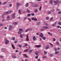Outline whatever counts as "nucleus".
<instances>
[{"label":"nucleus","mask_w":61,"mask_h":61,"mask_svg":"<svg viewBox=\"0 0 61 61\" xmlns=\"http://www.w3.org/2000/svg\"><path fill=\"white\" fill-rule=\"evenodd\" d=\"M21 5V4L20 3H17V7H18L19 6Z\"/></svg>","instance_id":"nucleus-4"},{"label":"nucleus","mask_w":61,"mask_h":61,"mask_svg":"<svg viewBox=\"0 0 61 61\" xmlns=\"http://www.w3.org/2000/svg\"><path fill=\"white\" fill-rule=\"evenodd\" d=\"M12 57H13L14 58H16V56H15L14 55L12 56Z\"/></svg>","instance_id":"nucleus-21"},{"label":"nucleus","mask_w":61,"mask_h":61,"mask_svg":"<svg viewBox=\"0 0 61 61\" xmlns=\"http://www.w3.org/2000/svg\"><path fill=\"white\" fill-rule=\"evenodd\" d=\"M59 53V51H56L55 52V54H57Z\"/></svg>","instance_id":"nucleus-31"},{"label":"nucleus","mask_w":61,"mask_h":61,"mask_svg":"<svg viewBox=\"0 0 61 61\" xmlns=\"http://www.w3.org/2000/svg\"><path fill=\"white\" fill-rule=\"evenodd\" d=\"M38 56H36V57L35 58H36V59H37V58H38Z\"/></svg>","instance_id":"nucleus-55"},{"label":"nucleus","mask_w":61,"mask_h":61,"mask_svg":"<svg viewBox=\"0 0 61 61\" xmlns=\"http://www.w3.org/2000/svg\"><path fill=\"white\" fill-rule=\"evenodd\" d=\"M58 24L59 25H61V22H59Z\"/></svg>","instance_id":"nucleus-44"},{"label":"nucleus","mask_w":61,"mask_h":61,"mask_svg":"<svg viewBox=\"0 0 61 61\" xmlns=\"http://www.w3.org/2000/svg\"><path fill=\"white\" fill-rule=\"evenodd\" d=\"M6 3H7V2H5L3 3V5H5L6 4Z\"/></svg>","instance_id":"nucleus-29"},{"label":"nucleus","mask_w":61,"mask_h":61,"mask_svg":"<svg viewBox=\"0 0 61 61\" xmlns=\"http://www.w3.org/2000/svg\"><path fill=\"white\" fill-rule=\"evenodd\" d=\"M15 14H12L11 15V17L12 18V19H14L15 17Z\"/></svg>","instance_id":"nucleus-2"},{"label":"nucleus","mask_w":61,"mask_h":61,"mask_svg":"<svg viewBox=\"0 0 61 61\" xmlns=\"http://www.w3.org/2000/svg\"><path fill=\"white\" fill-rule=\"evenodd\" d=\"M41 9H42V7H41V6H40V7L39 9V10L40 11L41 10Z\"/></svg>","instance_id":"nucleus-36"},{"label":"nucleus","mask_w":61,"mask_h":61,"mask_svg":"<svg viewBox=\"0 0 61 61\" xmlns=\"http://www.w3.org/2000/svg\"><path fill=\"white\" fill-rule=\"evenodd\" d=\"M23 55L24 56V57H26V58H27V56L25 54H23Z\"/></svg>","instance_id":"nucleus-20"},{"label":"nucleus","mask_w":61,"mask_h":61,"mask_svg":"<svg viewBox=\"0 0 61 61\" xmlns=\"http://www.w3.org/2000/svg\"><path fill=\"white\" fill-rule=\"evenodd\" d=\"M13 24L15 25H17V22H14Z\"/></svg>","instance_id":"nucleus-28"},{"label":"nucleus","mask_w":61,"mask_h":61,"mask_svg":"<svg viewBox=\"0 0 61 61\" xmlns=\"http://www.w3.org/2000/svg\"><path fill=\"white\" fill-rule=\"evenodd\" d=\"M2 51H3L4 52H5V51L6 50H5V49H2Z\"/></svg>","instance_id":"nucleus-23"},{"label":"nucleus","mask_w":61,"mask_h":61,"mask_svg":"<svg viewBox=\"0 0 61 61\" xmlns=\"http://www.w3.org/2000/svg\"><path fill=\"white\" fill-rule=\"evenodd\" d=\"M47 56H43L42 57L43 58H46Z\"/></svg>","instance_id":"nucleus-35"},{"label":"nucleus","mask_w":61,"mask_h":61,"mask_svg":"<svg viewBox=\"0 0 61 61\" xmlns=\"http://www.w3.org/2000/svg\"><path fill=\"white\" fill-rule=\"evenodd\" d=\"M36 36H33V40L34 41H35V40H36Z\"/></svg>","instance_id":"nucleus-10"},{"label":"nucleus","mask_w":61,"mask_h":61,"mask_svg":"<svg viewBox=\"0 0 61 61\" xmlns=\"http://www.w3.org/2000/svg\"><path fill=\"white\" fill-rule=\"evenodd\" d=\"M53 56V54H51L50 55V56Z\"/></svg>","instance_id":"nucleus-59"},{"label":"nucleus","mask_w":61,"mask_h":61,"mask_svg":"<svg viewBox=\"0 0 61 61\" xmlns=\"http://www.w3.org/2000/svg\"><path fill=\"white\" fill-rule=\"evenodd\" d=\"M31 20L33 21H34L35 20V18H31Z\"/></svg>","instance_id":"nucleus-42"},{"label":"nucleus","mask_w":61,"mask_h":61,"mask_svg":"<svg viewBox=\"0 0 61 61\" xmlns=\"http://www.w3.org/2000/svg\"><path fill=\"white\" fill-rule=\"evenodd\" d=\"M55 51H57V49H56V48H55Z\"/></svg>","instance_id":"nucleus-54"},{"label":"nucleus","mask_w":61,"mask_h":61,"mask_svg":"<svg viewBox=\"0 0 61 61\" xmlns=\"http://www.w3.org/2000/svg\"><path fill=\"white\" fill-rule=\"evenodd\" d=\"M33 52V50H30L29 51V52H30V53H32Z\"/></svg>","instance_id":"nucleus-24"},{"label":"nucleus","mask_w":61,"mask_h":61,"mask_svg":"<svg viewBox=\"0 0 61 61\" xmlns=\"http://www.w3.org/2000/svg\"><path fill=\"white\" fill-rule=\"evenodd\" d=\"M53 41H56V39L55 38H53Z\"/></svg>","instance_id":"nucleus-41"},{"label":"nucleus","mask_w":61,"mask_h":61,"mask_svg":"<svg viewBox=\"0 0 61 61\" xmlns=\"http://www.w3.org/2000/svg\"><path fill=\"white\" fill-rule=\"evenodd\" d=\"M13 11L12 10H10L9 11H8L5 12L4 15H8L11 12H12Z\"/></svg>","instance_id":"nucleus-1"},{"label":"nucleus","mask_w":61,"mask_h":61,"mask_svg":"<svg viewBox=\"0 0 61 61\" xmlns=\"http://www.w3.org/2000/svg\"><path fill=\"white\" fill-rule=\"evenodd\" d=\"M39 24H40V23H39V22H38L37 24V25H39Z\"/></svg>","instance_id":"nucleus-58"},{"label":"nucleus","mask_w":61,"mask_h":61,"mask_svg":"<svg viewBox=\"0 0 61 61\" xmlns=\"http://www.w3.org/2000/svg\"><path fill=\"white\" fill-rule=\"evenodd\" d=\"M44 29H41V31H43V30H44Z\"/></svg>","instance_id":"nucleus-63"},{"label":"nucleus","mask_w":61,"mask_h":61,"mask_svg":"<svg viewBox=\"0 0 61 61\" xmlns=\"http://www.w3.org/2000/svg\"><path fill=\"white\" fill-rule=\"evenodd\" d=\"M26 11L27 13H30V12L29 10H28V9L27 10H26Z\"/></svg>","instance_id":"nucleus-13"},{"label":"nucleus","mask_w":61,"mask_h":61,"mask_svg":"<svg viewBox=\"0 0 61 61\" xmlns=\"http://www.w3.org/2000/svg\"><path fill=\"white\" fill-rule=\"evenodd\" d=\"M26 39L27 41H29V39H28V36H27V38Z\"/></svg>","instance_id":"nucleus-11"},{"label":"nucleus","mask_w":61,"mask_h":61,"mask_svg":"<svg viewBox=\"0 0 61 61\" xmlns=\"http://www.w3.org/2000/svg\"><path fill=\"white\" fill-rule=\"evenodd\" d=\"M10 19V16H8L7 18V20H9Z\"/></svg>","instance_id":"nucleus-30"},{"label":"nucleus","mask_w":61,"mask_h":61,"mask_svg":"<svg viewBox=\"0 0 61 61\" xmlns=\"http://www.w3.org/2000/svg\"><path fill=\"white\" fill-rule=\"evenodd\" d=\"M46 19L47 20H48V19H49V17H46Z\"/></svg>","instance_id":"nucleus-43"},{"label":"nucleus","mask_w":61,"mask_h":61,"mask_svg":"<svg viewBox=\"0 0 61 61\" xmlns=\"http://www.w3.org/2000/svg\"><path fill=\"white\" fill-rule=\"evenodd\" d=\"M25 61H28V59H26L25 60Z\"/></svg>","instance_id":"nucleus-62"},{"label":"nucleus","mask_w":61,"mask_h":61,"mask_svg":"<svg viewBox=\"0 0 61 61\" xmlns=\"http://www.w3.org/2000/svg\"><path fill=\"white\" fill-rule=\"evenodd\" d=\"M30 30V29H27L25 30V32H27L28 31H29Z\"/></svg>","instance_id":"nucleus-12"},{"label":"nucleus","mask_w":61,"mask_h":61,"mask_svg":"<svg viewBox=\"0 0 61 61\" xmlns=\"http://www.w3.org/2000/svg\"><path fill=\"white\" fill-rule=\"evenodd\" d=\"M35 54H36V56H38V54H39V52H38V51L35 52Z\"/></svg>","instance_id":"nucleus-5"},{"label":"nucleus","mask_w":61,"mask_h":61,"mask_svg":"<svg viewBox=\"0 0 61 61\" xmlns=\"http://www.w3.org/2000/svg\"><path fill=\"white\" fill-rule=\"evenodd\" d=\"M38 6V5H37L35 4L33 5V7H37Z\"/></svg>","instance_id":"nucleus-6"},{"label":"nucleus","mask_w":61,"mask_h":61,"mask_svg":"<svg viewBox=\"0 0 61 61\" xmlns=\"http://www.w3.org/2000/svg\"><path fill=\"white\" fill-rule=\"evenodd\" d=\"M5 21V19H3L2 20V22H4V21Z\"/></svg>","instance_id":"nucleus-53"},{"label":"nucleus","mask_w":61,"mask_h":61,"mask_svg":"<svg viewBox=\"0 0 61 61\" xmlns=\"http://www.w3.org/2000/svg\"><path fill=\"white\" fill-rule=\"evenodd\" d=\"M40 36L42 38H43V35L42 33H41L40 34Z\"/></svg>","instance_id":"nucleus-7"},{"label":"nucleus","mask_w":61,"mask_h":61,"mask_svg":"<svg viewBox=\"0 0 61 61\" xmlns=\"http://www.w3.org/2000/svg\"><path fill=\"white\" fill-rule=\"evenodd\" d=\"M57 50H60V48L59 47H58L57 48Z\"/></svg>","instance_id":"nucleus-57"},{"label":"nucleus","mask_w":61,"mask_h":61,"mask_svg":"<svg viewBox=\"0 0 61 61\" xmlns=\"http://www.w3.org/2000/svg\"><path fill=\"white\" fill-rule=\"evenodd\" d=\"M28 50H29V49H27V50H25L24 51V52H27V51H28Z\"/></svg>","instance_id":"nucleus-16"},{"label":"nucleus","mask_w":61,"mask_h":61,"mask_svg":"<svg viewBox=\"0 0 61 61\" xmlns=\"http://www.w3.org/2000/svg\"><path fill=\"white\" fill-rule=\"evenodd\" d=\"M57 11H60V9H56Z\"/></svg>","instance_id":"nucleus-51"},{"label":"nucleus","mask_w":61,"mask_h":61,"mask_svg":"<svg viewBox=\"0 0 61 61\" xmlns=\"http://www.w3.org/2000/svg\"><path fill=\"white\" fill-rule=\"evenodd\" d=\"M27 18V17H26L24 19V20H26V19Z\"/></svg>","instance_id":"nucleus-52"},{"label":"nucleus","mask_w":61,"mask_h":61,"mask_svg":"<svg viewBox=\"0 0 61 61\" xmlns=\"http://www.w3.org/2000/svg\"><path fill=\"white\" fill-rule=\"evenodd\" d=\"M56 23H55L52 25V26L55 27V26H56Z\"/></svg>","instance_id":"nucleus-9"},{"label":"nucleus","mask_w":61,"mask_h":61,"mask_svg":"<svg viewBox=\"0 0 61 61\" xmlns=\"http://www.w3.org/2000/svg\"><path fill=\"white\" fill-rule=\"evenodd\" d=\"M53 17H52L51 19H50V21H52L53 20Z\"/></svg>","instance_id":"nucleus-22"},{"label":"nucleus","mask_w":61,"mask_h":61,"mask_svg":"<svg viewBox=\"0 0 61 61\" xmlns=\"http://www.w3.org/2000/svg\"><path fill=\"white\" fill-rule=\"evenodd\" d=\"M29 5L28 3H27L25 5V6L26 7H28Z\"/></svg>","instance_id":"nucleus-19"},{"label":"nucleus","mask_w":61,"mask_h":61,"mask_svg":"<svg viewBox=\"0 0 61 61\" xmlns=\"http://www.w3.org/2000/svg\"><path fill=\"white\" fill-rule=\"evenodd\" d=\"M49 46L48 45H47L46 47V48H45V49H49Z\"/></svg>","instance_id":"nucleus-8"},{"label":"nucleus","mask_w":61,"mask_h":61,"mask_svg":"<svg viewBox=\"0 0 61 61\" xmlns=\"http://www.w3.org/2000/svg\"><path fill=\"white\" fill-rule=\"evenodd\" d=\"M43 40H46V37H42Z\"/></svg>","instance_id":"nucleus-49"},{"label":"nucleus","mask_w":61,"mask_h":61,"mask_svg":"<svg viewBox=\"0 0 61 61\" xmlns=\"http://www.w3.org/2000/svg\"><path fill=\"white\" fill-rule=\"evenodd\" d=\"M30 14H28V15H27V16H30Z\"/></svg>","instance_id":"nucleus-40"},{"label":"nucleus","mask_w":61,"mask_h":61,"mask_svg":"<svg viewBox=\"0 0 61 61\" xmlns=\"http://www.w3.org/2000/svg\"><path fill=\"white\" fill-rule=\"evenodd\" d=\"M18 13L19 14H21V11L20 10H19Z\"/></svg>","instance_id":"nucleus-27"},{"label":"nucleus","mask_w":61,"mask_h":61,"mask_svg":"<svg viewBox=\"0 0 61 61\" xmlns=\"http://www.w3.org/2000/svg\"><path fill=\"white\" fill-rule=\"evenodd\" d=\"M44 54H45V55H46V54H47V52L45 51H44Z\"/></svg>","instance_id":"nucleus-26"},{"label":"nucleus","mask_w":61,"mask_h":61,"mask_svg":"<svg viewBox=\"0 0 61 61\" xmlns=\"http://www.w3.org/2000/svg\"><path fill=\"white\" fill-rule=\"evenodd\" d=\"M24 46H27V44H25Z\"/></svg>","instance_id":"nucleus-45"},{"label":"nucleus","mask_w":61,"mask_h":61,"mask_svg":"<svg viewBox=\"0 0 61 61\" xmlns=\"http://www.w3.org/2000/svg\"><path fill=\"white\" fill-rule=\"evenodd\" d=\"M54 2V3H55V4H57V3H58V2L56 1H55Z\"/></svg>","instance_id":"nucleus-37"},{"label":"nucleus","mask_w":61,"mask_h":61,"mask_svg":"<svg viewBox=\"0 0 61 61\" xmlns=\"http://www.w3.org/2000/svg\"><path fill=\"white\" fill-rule=\"evenodd\" d=\"M9 41H8V40L7 41H5V44H6V45H7V44H8V43H9Z\"/></svg>","instance_id":"nucleus-14"},{"label":"nucleus","mask_w":61,"mask_h":61,"mask_svg":"<svg viewBox=\"0 0 61 61\" xmlns=\"http://www.w3.org/2000/svg\"><path fill=\"white\" fill-rule=\"evenodd\" d=\"M51 11L52 12H54V11H55V9H53L52 10H51Z\"/></svg>","instance_id":"nucleus-33"},{"label":"nucleus","mask_w":61,"mask_h":61,"mask_svg":"<svg viewBox=\"0 0 61 61\" xmlns=\"http://www.w3.org/2000/svg\"><path fill=\"white\" fill-rule=\"evenodd\" d=\"M12 6V4H10V5H9L10 7H11Z\"/></svg>","instance_id":"nucleus-48"},{"label":"nucleus","mask_w":61,"mask_h":61,"mask_svg":"<svg viewBox=\"0 0 61 61\" xmlns=\"http://www.w3.org/2000/svg\"><path fill=\"white\" fill-rule=\"evenodd\" d=\"M50 3L51 5H52L53 4V1L52 0H50Z\"/></svg>","instance_id":"nucleus-17"},{"label":"nucleus","mask_w":61,"mask_h":61,"mask_svg":"<svg viewBox=\"0 0 61 61\" xmlns=\"http://www.w3.org/2000/svg\"><path fill=\"white\" fill-rule=\"evenodd\" d=\"M12 28H10L9 29V31H11V30H12Z\"/></svg>","instance_id":"nucleus-60"},{"label":"nucleus","mask_w":61,"mask_h":61,"mask_svg":"<svg viewBox=\"0 0 61 61\" xmlns=\"http://www.w3.org/2000/svg\"><path fill=\"white\" fill-rule=\"evenodd\" d=\"M31 15L32 16H34V15H35V14L33 13H31Z\"/></svg>","instance_id":"nucleus-34"},{"label":"nucleus","mask_w":61,"mask_h":61,"mask_svg":"<svg viewBox=\"0 0 61 61\" xmlns=\"http://www.w3.org/2000/svg\"><path fill=\"white\" fill-rule=\"evenodd\" d=\"M3 25L2 24H1V23H0V26H3Z\"/></svg>","instance_id":"nucleus-50"},{"label":"nucleus","mask_w":61,"mask_h":61,"mask_svg":"<svg viewBox=\"0 0 61 61\" xmlns=\"http://www.w3.org/2000/svg\"><path fill=\"white\" fill-rule=\"evenodd\" d=\"M35 12H36H36H37V10H36L35 11Z\"/></svg>","instance_id":"nucleus-47"},{"label":"nucleus","mask_w":61,"mask_h":61,"mask_svg":"<svg viewBox=\"0 0 61 61\" xmlns=\"http://www.w3.org/2000/svg\"><path fill=\"white\" fill-rule=\"evenodd\" d=\"M21 33H22V31H19L18 32V33L19 34H21Z\"/></svg>","instance_id":"nucleus-32"},{"label":"nucleus","mask_w":61,"mask_h":61,"mask_svg":"<svg viewBox=\"0 0 61 61\" xmlns=\"http://www.w3.org/2000/svg\"><path fill=\"white\" fill-rule=\"evenodd\" d=\"M22 36H23L21 34L20 35V37H22Z\"/></svg>","instance_id":"nucleus-61"},{"label":"nucleus","mask_w":61,"mask_h":61,"mask_svg":"<svg viewBox=\"0 0 61 61\" xmlns=\"http://www.w3.org/2000/svg\"><path fill=\"white\" fill-rule=\"evenodd\" d=\"M43 28H44L45 29H47L49 28V27L48 26H44L43 27Z\"/></svg>","instance_id":"nucleus-3"},{"label":"nucleus","mask_w":61,"mask_h":61,"mask_svg":"<svg viewBox=\"0 0 61 61\" xmlns=\"http://www.w3.org/2000/svg\"><path fill=\"white\" fill-rule=\"evenodd\" d=\"M0 58H3V56H0Z\"/></svg>","instance_id":"nucleus-56"},{"label":"nucleus","mask_w":61,"mask_h":61,"mask_svg":"<svg viewBox=\"0 0 61 61\" xmlns=\"http://www.w3.org/2000/svg\"><path fill=\"white\" fill-rule=\"evenodd\" d=\"M41 46H40L36 45V47H40Z\"/></svg>","instance_id":"nucleus-25"},{"label":"nucleus","mask_w":61,"mask_h":61,"mask_svg":"<svg viewBox=\"0 0 61 61\" xmlns=\"http://www.w3.org/2000/svg\"><path fill=\"white\" fill-rule=\"evenodd\" d=\"M51 14V11H48L47 12V14L48 15H49V14Z\"/></svg>","instance_id":"nucleus-15"},{"label":"nucleus","mask_w":61,"mask_h":61,"mask_svg":"<svg viewBox=\"0 0 61 61\" xmlns=\"http://www.w3.org/2000/svg\"><path fill=\"white\" fill-rule=\"evenodd\" d=\"M15 37H13L11 38V39L12 40H15Z\"/></svg>","instance_id":"nucleus-39"},{"label":"nucleus","mask_w":61,"mask_h":61,"mask_svg":"<svg viewBox=\"0 0 61 61\" xmlns=\"http://www.w3.org/2000/svg\"><path fill=\"white\" fill-rule=\"evenodd\" d=\"M11 45L13 48L14 49H15V47H14V45H13V44H11Z\"/></svg>","instance_id":"nucleus-18"},{"label":"nucleus","mask_w":61,"mask_h":61,"mask_svg":"<svg viewBox=\"0 0 61 61\" xmlns=\"http://www.w3.org/2000/svg\"><path fill=\"white\" fill-rule=\"evenodd\" d=\"M37 19H35L34 18V20L35 21H37Z\"/></svg>","instance_id":"nucleus-64"},{"label":"nucleus","mask_w":61,"mask_h":61,"mask_svg":"<svg viewBox=\"0 0 61 61\" xmlns=\"http://www.w3.org/2000/svg\"><path fill=\"white\" fill-rule=\"evenodd\" d=\"M17 40H16L14 42L15 44H16V43H17Z\"/></svg>","instance_id":"nucleus-46"},{"label":"nucleus","mask_w":61,"mask_h":61,"mask_svg":"<svg viewBox=\"0 0 61 61\" xmlns=\"http://www.w3.org/2000/svg\"><path fill=\"white\" fill-rule=\"evenodd\" d=\"M19 30L20 31H23V29H19Z\"/></svg>","instance_id":"nucleus-38"}]
</instances>
